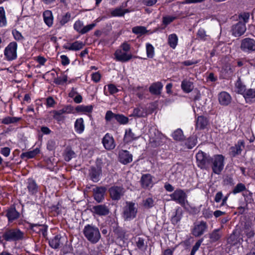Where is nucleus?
<instances>
[{
    "label": "nucleus",
    "instance_id": "de8ad7c7",
    "mask_svg": "<svg viewBox=\"0 0 255 255\" xmlns=\"http://www.w3.org/2000/svg\"><path fill=\"white\" fill-rule=\"evenodd\" d=\"M6 25V18L5 11L3 7H0V27Z\"/></svg>",
    "mask_w": 255,
    "mask_h": 255
},
{
    "label": "nucleus",
    "instance_id": "79ce46f5",
    "mask_svg": "<svg viewBox=\"0 0 255 255\" xmlns=\"http://www.w3.org/2000/svg\"><path fill=\"white\" fill-rule=\"evenodd\" d=\"M21 120V118L6 117L1 119V123L5 125L10 124H14L19 122Z\"/></svg>",
    "mask_w": 255,
    "mask_h": 255
},
{
    "label": "nucleus",
    "instance_id": "c756f323",
    "mask_svg": "<svg viewBox=\"0 0 255 255\" xmlns=\"http://www.w3.org/2000/svg\"><path fill=\"white\" fill-rule=\"evenodd\" d=\"M43 16L45 24L48 27H51L53 22V17L52 12L50 10H46L43 12Z\"/></svg>",
    "mask_w": 255,
    "mask_h": 255
},
{
    "label": "nucleus",
    "instance_id": "f704fd0d",
    "mask_svg": "<svg viewBox=\"0 0 255 255\" xmlns=\"http://www.w3.org/2000/svg\"><path fill=\"white\" fill-rule=\"evenodd\" d=\"M75 131L78 133H81L83 132L85 128L84 121L82 118H79L76 120L74 124Z\"/></svg>",
    "mask_w": 255,
    "mask_h": 255
},
{
    "label": "nucleus",
    "instance_id": "3c124183",
    "mask_svg": "<svg viewBox=\"0 0 255 255\" xmlns=\"http://www.w3.org/2000/svg\"><path fill=\"white\" fill-rule=\"evenodd\" d=\"M146 51L147 57L149 58H152L154 55V48L150 43H146Z\"/></svg>",
    "mask_w": 255,
    "mask_h": 255
},
{
    "label": "nucleus",
    "instance_id": "473e14b6",
    "mask_svg": "<svg viewBox=\"0 0 255 255\" xmlns=\"http://www.w3.org/2000/svg\"><path fill=\"white\" fill-rule=\"evenodd\" d=\"M146 115V112L143 108L138 107L134 109L132 113L129 116L141 118L145 117Z\"/></svg>",
    "mask_w": 255,
    "mask_h": 255
},
{
    "label": "nucleus",
    "instance_id": "69168bd1",
    "mask_svg": "<svg viewBox=\"0 0 255 255\" xmlns=\"http://www.w3.org/2000/svg\"><path fill=\"white\" fill-rule=\"evenodd\" d=\"M107 87L109 93L111 95H113L119 92V89L114 84H109L107 85Z\"/></svg>",
    "mask_w": 255,
    "mask_h": 255
},
{
    "label": "nucleus",
    "instance_id": "e433bc0d",
    "mask_svg": "<svg viewBox=\"0 0 255 255\" xmlns=\"http://www.w3.org/2000/svg\"><path fill=\"white\" fill-rule=\"evenodd\" d=\"M244 231L248 238H251L254 237L255 232L250 223H246L244 226Z\"/></svg>",
    "mask_w": 255,
    "mask_h": 255
},
{
    "label": "nucleus",
    "instance_id": "39448f33",
    "mask_svg": "<svg viewBox=\"0 0 255 255\" xmlns=\"http://www.w3.org/2000/svg\"><path fill=\"white\" fill-rule=\"evenodd\" d=\"M17 44L15 42H10L4 50V56L7 61H10L17 58Z\"/></svg>",
    "mask_w": 255,
    "mask_h": 255
},
{
    "label": "nucleus",
    "instance_id": "b1692460",
    "mask_svg": "<svg viewBox=\"0 0 255 255\" xmlns=\"http://www.w3.org/2000/svg\"><path fill=\"white\" fill-rule=\"evenodd\" d=\"M64 238L60 235L55 236L49 241L50 246L53 249L60 248L63 245Z\"/></svg>",
    "mask_w": 255,
    "mask_h": 255
},
{
    "label": "nucleus",
    "instance_id": "9b49d317",
    "mask_svg": "<svg viewBox=\"0 0 255 255\" xmlns=\"http://www.w3.org/2000/svg\"><path fill=\"white\" fill-rule=\"evenodd\" d=\"M107 188L104 186H96L92 190L94 199L98 202H102L105 199Z\"/></svg>",
    "mask_w": 255,
    "mask_h": 255
},
{
    "label": "nucleus",
    "instance_id": "09e8293b",
    "mask_svg": "<svg viewBox=\"0 0 255 255\" xmlns=\"http://www.w3.org/2000/svg\"><path fill=\"white\" fill-rule=\"evenodd\" d=\"M197 138L195 136L189 137L185 141V144L189 149L192 148L196 144Z\"/></svg>",
    "mask_w": 255,
    "mask_h": 255
},
{
    "label": "nucleus",
    "instance_id": "aec40b11",
    "mask_svg": "<svg viewBox=\"0 0 255 255\" xmlns=\"http://www.w3.org/2000/svg\"><path fill=\"white\" fill-rule=\"evenodd\" d=\"M230 95L226 92H222L218 95L219 103L222 106H228L231 102Z\"/></svg>",
    "mask_w": 255,
    "mask_h": 255
},
{
    "label": "nucleus",
    "instance_id": "a878e982",
    "mask_svg": "<svg viewBox=\"0 0 255 255\" xmlns=\"http://www.w3.org/2000/svg\"><path fill=\"white\" fill-rule=\"evenodd\" d=\"M163 84L160 82L152 83L149 88V91L152 95H159L161 94Z\"/></svg>",
    "mask_w": 255,
    "mask_h": 255
},
{
    "label": "nucleus",
    "instance_id": "412c9836",
    "mask_svg": "<svg viewBox=\"0 0 255 255\" xmlns=\"http://www.w3.org/2000/svg\"><path fill=\"white\" fill-rule=\"evenodd\" d=\"M132 160V156L127 150H122L119 153V161L124 164L130 163Z\"/></svg>",
    "mask_w": 255,
    "mask_h": 255
},
{
    "label": "nucleus",
    "instance_id": "f03ea898",
    "mask_svg": "<svg viewBox=\"0 0 255 255\" xmlns=\"http://www.w3.org/2000/svg\"><path fill=\"white\" fill-rule=\"evenodd\" d=\"M137 205L132 202H127L123 208V217L126 221H130L136 217Z\"/></svg>",
    "mask_w": 255,
    "mask_h": 255
},
{
    "label": "nucleus",
    "instance_id": "7c9ffc66",
    "mask_svg": "<svg viewBox=\"0 0 255 255\" xmlns=\"http://www.w3.org/2000/svg\"><path fill=\"white\" fill-rule=\"evenodd\" d=\"M27 189L30 194L33 195L38 192V185L35 181L32 179H29L27 182Z\"/></svg>",
    "mask_w": 255,
    "mask_h": 255
},
{
    "label": "nucleus",
    "instance_id": "bb28decb",
    "mask_svg": "<svg viewBox=\"0 0 255 255\" xmlns=\"http://www.w3.org/2000/svg\"><path fill=\"white\" fill-rule=\"evenodd\" d=\"M84 46V44L83 42L76 41L69 45H64L63 48L68 50L77 51L82 49Z\"/></svg>",
    "mask_w": 255,
    "mask_h": 255
},
{
    "label": "nucleus",
    "instance_id": "ea45409f",
    "mask_svg": "<svg viewBox=\"0 0 255 255\" xmlns=\"http://www.w3.org/2000/svg\"><path fill=\"white\" fill-rule=\"evenodd\" d=\"M132 32L138 36H141L147 32L146 28L142 26H136L132 27Z\"/></svg>",
    "mask_w": 255,
    "mask_h": 255
},
{
    "label": "nucleus",
    "instance_id": "1a4fd4ad",
    "mask_svg": "<svg viewBox=\"0 0 255 255\" xmlns=\"http://www.w3.org/2000/svg\"><path fill=\"white\" fill-rule=\"evenodd\" d=\"M241 49L247 53H251L255 51V40L250 38L243 39L241 43Z\"/></svg>",
    "mask_w": 255,
    "mask_h": 255
},
{
    "label": "nucleus",
    "instance_id": "58836bf2",
    "mask_svg": "<svg viewBox=\"0 0 255 255\" xmlns=\"http://www.w3.org/2000/svg\"><path fill=\"white\" fill-rule=\"evenodd\" d=\"M178 37L176 34L173 33L169 35L168 43L170 46L173 49L175 48L178 43Z\"/></svg>",
    "mask_w": 255,
    "mask_h": 255
},
{
    "label": "nucleus",
    "instance_id": "2eb2a0df",
    "mask_svg": "<svg viewBox=\"0 0 255 255\" xmlns=\"http://www.w3.org/2000/svg\"><path fill=\"white\" fill-rule=\"evenodd\" d=\"M109 193L112 200H118L124 193V188L119 186H113L109 189Z\"/></svg>",
    "mask_w": 255,
    "mask_h": 255
},
{
    "label": "nucleus",
    "instance_id": "8fccbe9b",
    "mask_svg": "<svg viewBox=\"0 0 255 255\" xmlns=\"http://www.w3.org/2000/svg\"><path fill=\"white\" fill-rule=\"evenodd\" d=\"M250 13L249 12H243L240 13L238 16L239 22L246 23H248L250 18Z\"/></svg>",
    "mask_w": 255,
    "mask_h": 255
},
{
    "label": "nucleus",
    "instance_id": "c03bdc74",
    "mask_svg": "<svg viewBox=\"0 0 255 255\" xmlns=\"http://www.w3.org/2000/svg\"><path fill=\"white\" fill-rule=\"evenodd\" d=\"M136 247L141 251H144L147 247L146 243H145V239L141 237H137L135 239Z\"/></svg>",
    "mask_w": 255,
    "mask_h": 255
},
{
    "label": "nucleus",
    "instance_id": "f3484780",
    "mask_svg": "<svg viewBox=\"0 0 255 255\" xmlns=\"http://www.w3.org/2000/svg\"><path fill=\"white\" fill-rule=\"evenodd\" d=\"M92 212L93 213L99 216H107L110 213V210L107 206L105 204L98 205L94 206L92 208Z\"/></svg>",
    "mask_w": 255,
    "mask_h": 255
},
{
    "label": "nucleus",
    "instance_id": "37998d69",
    "mask_svg": "<svg viewBox=\"0 0 255 255\" xmlns=\"http://www.w3.org/2000/svg\"><path fill=\"white\" fill-rule=\"evenodd\" d=\"M137 138V136H135V134L132 131L131 129H128L126 130L125 134L124 139L126 142H130Z\"/></svg>",
    "mask_w": 255,
    "mask_h": 255
},
{
    "label": "nucleus",
    "instance_id": "2f4dec72",
    "mask_svg": "<svg viewBox=\"0 0 255 255\" xmlns=\"http://www.w3.org/2000/svg\"><path fill=\"white\" fill-rule=\"evenodd\" d=\"M32 230L38 233H41L44 236L46 235L47 228L46 226L40 224H32Z\"/></svg>",
    "mask_w": 255,
    "mask_h": 255
},
{
    "label": "nucleus",
    "instance_id": "13d9d810",
    "mask_svg": "<svg viewBox=\"0 0 255 255\" xmlns=\"http://www.w3.org/2000/svg\"><path fill=\"white\" fill-rule=\"evenodd\" d=\"M246 190V186L243 183H238L234 188L232 193L236 194Z\"/></svg>",
    "mask_w": 255,
    "mask_h": 255
},
{
    "label": "nucleus",
    "instance_id": "ddd939ff",
    "mask_svg": "<svg viewBox=\"0 0 255 255\" xmlns=\"http://www.w3.org/2000/svg\"><path fill=\"white\" fill-rule=\"evenodd\" d=\"M246 26L245 23L238 22L234 24L231 28V31L233 35L235 37H239L246 32Z\"/></svg>",
    "mask_w": 255,
    "mask_h": 255
},
{
    "label": "nucleus",
    "instance_id": "a19ab883",
    "mask_svg": "<svg viewBox=\"0 0 255 255\" xmlns=\"http://www.w3.org/2000/svg\"><path fill=\"white\" fill-rule=\"evenodd\" d=\"M39 151V149L38 148H36L32 150L22 153L21 154V157L22 158H31L36 155Z\"/></svg>",
    "mask_w": 255,
    "mask_h": 255
},
{
    "label": "nucleus",
    "instance_id": "680f3d73",
    "mask_svg": "<svg viewBox=\"0 0 255 255\" xmlns=\"http://www.w3.org/2000/svg\"><path fill=\"white\" fill-rule=\"evenodd\" d=\"M197 38L202 40H205L207 35L205 30L203 28H200L197 34Z\"/></svg>",
    "mask_w": 255,
    "mask_h": 255
},
{
    "label": "nucleus",
    "instance_id": "6e6d98bb",
    "mask_svg": "<svg viewBox=\"0 0 255 255\" xmlns=\"http://www.w3.org/2000/svg\"><path fill=\"white\" fill-rule=\"evenodd\" d=\"M71 18V14L69 12L66 13L64 15L62 16L59 19V24L61 26H63L70 21Z\"/></svg>",
    "mask_w": 255,
    "mask_h": 255
},
{
    "label": "nucleus",
    "instance_id": "20e7f679",
    "mask_svg": "<svg viewBox=\"0 0 255 255\" xmlns=\"http://www.w3.org/2000/svg\"><path fill=\"white\" fill-rule=\"evenodd\" d=\"M2 238L6 241H17L24 238V234L18 229L6 230L2 234Z\"/></svg>",
    "mask_w": 255,
    "mask_h": 255
},
{
    "label": "nucleus",
    "instance_id": "f8f14e48",
    "mask_svg": "<svg viewBox=\"0 0 255 255\" xmlns=\"http://www.w3.org/2000/svg\"><path fill=\"white\" fill-rule=\"evenodd\" d=\"M208 225L204 221H200L194 224L192 233L195 237H200L207 230Z\"/></svg>",
    "mask_w": 255,
    "mask_h": 255
},
{
    "label": "nucleus",
    "instance_id": "774afa93",
    "mask_svg": "<svg viewBox=\"0 0 255 255\" xmlns=\"http://www.w3.org/2000/svg\"><path fill=\"white\" fill-rule=\"evenodd\" d=\"M101 75L99 72H95L92 74V80L95 83H98L100 81Z\"/></svg>",
    "mask_w": 255,
    "mask_h": 255
},
{
    "label": "nucleus",
    "instance_id": "6e6552de",
    "mask_svg": "<svg viewBox=\"0 0 255 255\" xmlns=\"http://www.w3.org/2000/svg\"><path fill=\"white\" fill-rule=\"evenodd\" d=\"M96 26L95 23H91L86 26H84L83 21L78 20L74 24V29L78 33L84 34L93 29Z\"/></svg>",
    "mask_w": 255,
    "mask_h": 255
},
{
    "label": "nucleus",
    "instance_id": "6ab92c4d",
    "mask_svg": "<svg viewBox=\"0 0 255 255\" xmlns=\"http://www.w3.org/2000/svg\"><path fill=\"white\" fill-rule=\"evenodd\" d=\"M245 148V142L243 140H239L235 146L230 148V154L233 156L240 154Z\"/></svg>",
    "mask_w": 255,
    "mask_h": 255
},
{
    "label": "nucleus",
    "instance_id": "f257e3e1",
    "mask_svg": "<svg viewBox=\"0 0 255 255\" xmlns=\"http://www.w3.org/2000/svg\"><path fill=\"white\" fill-rule=\"evenodd\" d=\"M83 233L86 239L92 244H96L101 238L99 228L93 224L86 225Z\"/></svg>",
    "mask_w": 255,
    "mask_h": 255
},
{
    "label": "nucleus",
    "instance_id": "dca6fc26",
    "mask_svg": "<svg viewBox=\"0 0 255 255\" xmlns=\"http://www.w3.org/2000/svg\"><path fill=\"white\" fill-rule=\"evenodd\" d=\"M114 55L117 61L122 62H126L129 61L132 58V55L128 54L122 49H118L116 51Z\"/></svg>",
    "mask_w": 255,
    "mask_h": 255
},
{
    "label": "nucleus",
    "instance_id": "49530a36",
    "mask_svg": "<svg viewBox=\"0 0 255 255\" xmlns=\"http://www.w3.org/2000/svg\"><path fill=\"white\" fill-rule=\"evenodd\" d=\"M220 231V229H215L210 234V238L212 242H216L220 239L221 237Z\"/></svg>",
    "mask_w": 255,
    "mask_h": 255
},
{
    "label": "nucleus",
    "instance_id": "c85d7f7f",
    "mask_svg": "<svg viewBox=\"0 0 255 255\" xmlns=\"http://www.w3.org/2000/svg\"><path fill=\"white\" fill-rule=\"evenodd\" d=\"M181 87L185 93H189L193 89V83L191 81L185 79L182 81Z\"/></svg>",
    "mask_w": 255,
    "mask_h": 255
},
{
    "label": "nucleus",
    "instance_id": "a211bd4d",
    "mask_svg": "<svg viewBox=\"0 0 255 255\" xmlns=\"http://www.w3.org/2000/svg\"><path fill=\"white\" fill-rule=\"evenodd\" d=\"M102 143L105 148L107 150L113 149L116 146L113 137L109 133L105 134L103 138Z\"/></svg>",
    "mask_w": 255,
    "mask_h": 255
},
{
    "label": "nucleus",
    "instance_id": "423d86ee",
    "mask_svg": "<svg viewBox=\"0 0 255 255\" xmlns=\"http://www.w3.org/2000/svg\"><path fill=\"white\" fill-rule=\"evenodd\" d=\"M212 157L203 151L196 154L197 165L201 169H207L210 165Z\"/></svg>",
    "mask_w": 255,
    "mask_h": 255
},
{
    "label": "nucleus",
    "instance_id": "cd10ccee",
    "mask_svg": "<svg viewBox=\"0 0 255 255\" xmlns=\"http://www.w3.org/2000/svg\"><path fill=\"white\" fill-rule=\"evenodd\" d=\"M247 103H252L255 102V89H247L243 95Z\"/></svg>",
    "mask_w": 255,
    "mask_h": 255
},
{
    "label": "nucleus",
    "instance_id": "864d4df0",
    "mask_svg": "<svg viewBox=\"0 0 255 255\" xmlns=\"http://www.w3.org/2000/svg\"><path fill=\"white\" fill-rule=\"evenodd\" d=\"M115 120L121 125H126L128 122V118L122 114H117Z\"/></svg>",
    "mask_w": 255,
    "mask_h": 255
},
{
    "label": "nucleus",
    "instance_id": "4468645a",
    "mask_svg": "<svg viewBox=\"0 0 255 255\" xmlns=\"http://www.w3.org/2000/svg\"><path fill=\"white\" fill-rule=\"evenodd\" d=\"M73 108L71 106H67L58 111L54 110L52 112L53 114V118L58 121H61L63 119L62 116L64 114H70L72 112Z\"/></svg>",
    "mask_w": 255,
    "mask_h": 255
},
{
    "label": "nucleus",
    "instance_id": "5fc2aeb1",
    "mask_svg": "<svg viewBox=\"0 0 255 255\" xmlns=\"http://www.w3.org/2000/svg\"><path fill=\"white\" fill-rule=\"evenodd\" d=\"M128 12V9H123L121 7H119L113 10L111 13L115 16H121L124 15L125 13Z\"/></svg>",
    "mask_w": 255,
    "mask_h": 255
},
{
    "label": "nucleus",
    "instance_id": "5701e85b",
    "mask_svg": "<svg viewBox=\"0 0 255 255\" xmlns=\"http://www.w3.org/2000/svg\"><path fill=\"white\" fill-rule=\"evenodd\" d=\"M141 186L144 188H151L153 185L152 177L149 174H144L141 178Z\"/></svg>",
    "mask_w": 255,
    "mask_h": 255
},
{
    "label": "nucleus",
    "instance_id": "a18cd8bd",
    "mask_svg": "<svg viewBox=\"0 0 255 255\" xmlns=\"http://www.w3.org/2000/svg\"><path fill=\"white\" fill-rule=\"evenodd\" d=\"M173 139L177 141H182L184 139V135L182 130L178 128L175 130L172 134Z\"/></svg>",
    "mask_w": 255,
    "mask_h": 255
},
{
    "label": "nucleus",
    "instance_id": "c9c22d12",
    "mask_svg": "<svg viewBox=\"0 0 255 255\" xmlns=\"http://www.w3.org/2000/svg\"><path fill=\"white\" fill-rule=\"evenodd\" d=\"M208 124L207 118L203 116L198 117L196 122V128L201 129L206 128Z\"/></svg>",
    "mask_w": 255,
    "mask_h": 255
},
{
    "label": "nucleus",
    "instance_id": "7ed1b4c3",
    "mask_svg": "<svg viewBox=\"0 0 255 255\" xmlns=\"http://www.w3.org/2000/svg\"><path fill=\"white\" fill-rule=\"evenodd\" d=\"M225 164V157L221 154L214 155L211 161L210 166L213 172L219 175L224 169Z\"/></svg>",
    "mask_w": 255,
    "mask_h": 255
},
{
    "label": "nucleus",
    "instance_id": "603ef678",
    "mask_svg": "<svg viewBox=\"0 0 255 255\" xmlns=\"http://www.w3.org/2000/svg\"><path fill=\"white\" fill-rule=\"evenodd\" d=\"M223 185L227 186H232L235 184L234 180L231 175H226L223 178Z\"/></svg>",
    "mask_w": 255,
    "mask_h": 255
},
{
    "label": "nucleus",
    "instance_id": "338daca9",
    "mask_svg": "<svg viewBox=\"0 0 255 255\" xmlns=\"http://www.w3.org/2000/svg\"><path fill=\"white\" fill-rule=\"evenodd\" d=\"M175 19V17L172 16H166L163 17V23L165 25L169 24Z\"/></svg>",
    "mask_w": 255,
    "mask_h": 255
},
{
    "label": "nucleus",
    "instance_id": "4c0bfd02",
    "mask_svg": "<svg viewBox=\"0 0 255 255\" xmlns=\"http://www.w3.org/2000/svg\"><path fill=\"white\" fill-rule=\"evenodd\" d=\"M93 107L92 105H79L76 108V111L77 112H81L84 114L91 113L93 111Z\"/></svg>",
    "mask_w": 255,
    "mask_h": 255
},
{
    "label": "nucleus",
    "instance_id": "0e129e2a",
    "mask_svg": "<svg viewBox=\"0 0 255 255\" xmlns=\"http://www.w3.org/2000/svg\"><path fill=\"white\" fill-rule=\"evenodd\" d=\"M117 114H114L111 111H108L105 115V120L107 122H110L113 119H116Z\"/></svg>",
    "mask_w": 255,
    "mask_h": 255
},
{
    "label": "nucleus",
    "instance_id": "052dcab7",
    "mask_svg": "<svg viewBox=\"0 0 255 255\" xmlns=\"http://www.w3.org/2000/svg\"><path fill=\"white\" fill-rule=\"evenodd\" d=\"M182 215L181 212L177 210L175 212V214L172 217L171 222L173 224H176L181 219Z\"/></svg>",
    "mask_w": 255,
    "mask_h": 255
},
{
    "label": "nucleus",
    "instance_id": "e2e57ef3",
    "mask_svg": "<svg viewBox=\"0 0 255 255\" xmlns=\"http://www.w3.org/2000/svg\"><path fill=\"white\" fill-rule=\"evenodd\" d=\"M143 204L146 208H151L154 205V201L152 198L148 197L143 201Z\"/></svg>",
    "mask_w": 255,
    "mask_h": 255
},
{
    "label": "nucleus",
    "instance_id": "4d7b16f0",
    "mask_svg": "<svg viewBox=\"0 0 255 255\" xmlns=\"http://www.w3.org/2000/svg\"><path fill=\"white\" fill-rule=\"evenodd\" d=\"M75 152L71 149L67 148L64 153V159L66 161H69L72 158L75 156Z\"/></svg>",
    "mask_w": 255,
    "mask_h": 255
},
{
    "label": "nucleus",
    "instance_id": "4be33fe9",
    "mask_svg": "<svg viewBox=\"0 0 255 255\" xmlns=\"http://www.w3.org/2000/svg\"><path fill=\"white\" fill-rule=\"evenodd\" d=\"M102 173V170L99 167H92L90 170V176L91 180L97 182L100 179V176Z\"/></svg>",
    "mask_w": 255,
    "mask_h": 255
},
{
    "label": "nucleus",
    "instance_id": "393cba45",
    "mask_svg": "<svg viewBox=\"0 0 255 255\" xmlns=\"http://www.w3.org/2000/svg\"><path fill=\"white\" fill-rule=\"evenodd\" d=\"M6 216L9 222H12L19 217V213L16 210L15 207H10L6 211Z\"/></svg>",
    "mask_w": 255,
    "mask_h": 255
},
{
    "label": "nucleus",
    "instance_id": "9d476101",
    "mask_svg": "<svg viewBox=\"0 0 255 255\" xmlns=\"http://www.w3.org/2000/svg\"><path fill=\"white\" fill-rule=\"evenodd\" d=\"M153 130L155 131V129ZM154 136L150 132L149 141L151 145L153 147H157L162 145L165 142V137L158 131H157L156 133L154 131Z\"/></svg>",
    "mask_w": 255,
    "mask_h": 255
},
{
    "label": "nucleus",
    "instance_id": "72a5a7b5",
    "mask_svg": "<svg viewBox=\"0 0 255 255\" xmlns=\"http://www.w3.org/2000/svg\"><path fill=\"white\" fill-rule=\"evenodd\" d=\"M246 90V86L242 82L240 78H239L235 84L236 92L244 95Z\"/></svg>",
    "mask_w": 255,
    "mask_h": 255
},
{
    "label": "nucleus",
    "instance_id": "bf43d9fd",
    "mask_svg": "<svg viewBox=\"0 0 255 255\" xmlns=\"http://www.w3.org/2000/svg\"><path fill=\"white\" fill-rule=\"evenodd\" d=\"M67 81V76L62 75L54 79V83L58 85H62Z\"/></svg>",
    "mask_w": 255,
    "mask_h": 255
},
{
    "label": "nucleus",
    "instance_id": "0eeeda50",
    "mask_svg": "<svg viewBox=\"0 0 255 255\" xmlns=\"http://www.w3.org/2000/svg\"><path fill=\"white\" fill-rule=\"evenodd\" d=\"M171 199L175 201L181 206H184L187 202V195L184 191L180 189H176L174 192L170 195Z\"/></svg>",
    "mask_w": 255,
    "mask_h": 255
}]
</instances>
